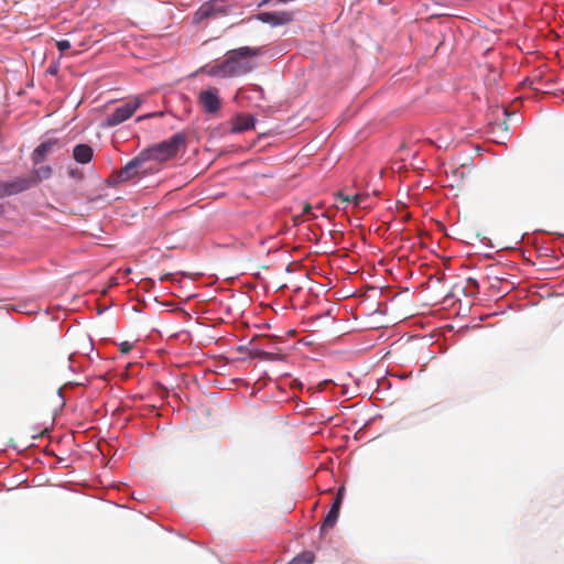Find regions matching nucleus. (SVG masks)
I'll return each instance as SVG.
<instances>
[{"mask_svg":"<svg viewBox=\"0 0 564 564\" xmlns=\"http://www.w3.org/2000/svg\"><path fill=\"white\" fill-rule=\"evenodd\" d=\"M260 54V48L242 46L236 50H230L226 53L225 59L215 64L208 69L209 76L219 77H238L250 73L253 68L249 57H254Z\"/></svg>","mask_w":564,"mask_h":564,"instance_id":"f257e3e1","label":"nucleus"},{"mask_svg":"<svg viewBox=\"0 0 564 564\" xmlns=\"http://www.w3.org/2000/svg\"><path fill=\"white\" fill-rule=\"evenodd\" d=\"M185 148L186 134L183 132H177L173 134L169 140L154 144L141 152L145 161L153 160L158 162H165L176 156V154Z\"/></svg>","mask_w":564,"mask_h":564,"instance_id":"f03ea898","label":"nucleus"},{"mask_svg":"<svg viewBox=\"0 0 564 564\" xmlns=\"http://www.w3.org/2000/svg\"><path fill=\"white\" fill-rule=\"evenodd\" d=\"M140 100L134 98L133 100L127 101L123 105L117 107L110 115L107 116L104 126L116 127L126 120H128L135 110L140 107Z\"/></svg>","mask_w":564,"mask_h":564,"instance_id":"7ed1b4c3","label":"nucleus"},{"mask_svg":"<svg viewBox=\"0 0 564 564\" xmlns=\"http://www.w3.org/2000/svg\"><path fill=\"white\" fill-rule=\"evenodd\" d=\"M228 13L226 0H210L205 2L196 11L194 20L200 22L209 18L224 17Z\"/></svg>","mask_w":564,"mask_h":564,"instance_id":"20e7f679","label":"nucleus"},{"mask_svg":"<svg viewBox=\"0 0 564 564\" xmlns=\"http://www.w3.org/2000/svg\"><path fill=\"white\" fill-rule=\"evenodd\" d=\"M147 162L142 152H140L137 156L130 160L121 170L111 174V180L113 183L126 182L138 174V169Z\"/></svg>","mask_w":564,"mask_h":564,"instance_id":"39448f33","label":"nucleus"},{"mask_svg":"<svg viewBox=\"0 0 564 564\" xmlns=\"http://www.w3.org/2000/svg\"><path fill=\"white\" fill-rule=\"evenodd\" d=\"M256 19L262 23L270 24L271 26H282L291 23L294 20V13L286 10L261 12L256 15Z\"/></svg>","mask_w":564,"mask_h":564,"instance_id":"423d86ee","label":"nucleus"},{"mask_svg":"<svg viewBox=\"0 0 564 564\" xmlns=\"http://www.w3.org/2000/svg\"><path fill=\"white\" fill-rule=\"evenodd\" d=\"M198 102L207 113H216L221 106L219 98V90L212 87L206 90H202L198 95Z\"/></svg>","mask_w":564,"mask_h":564,"instance_id":"0eeeda50","label":"nucleus"},{"mask_svg":"<svg viewBox=\"0 0 564 564\" xmlns=\"http://www.w3.org/2000/svg\"><path fill=\"white\" fill-rule=\"evenodd\" d=\"M30 181L24 176H18L14 180L0 182V198L19 194L30 188Z\"/></svg>","mask_w":564,"mask_h":564,"instance_id":"6e6552de","label":"nucleus"},{"mask_svg":"<svg viewBox=\"0 0 564 564\" xmlns=\"http://www.w3.org/2000/svg\"><path fill=\"white\" fill-rule=\"evenodd\" d=\"M58 145V141L57 140H48V141H45V142H42L40 145H37L33 153H32V161L35 165H37L39 163H41L46 154L48 152H51L55 147Z\"/></svg>","mask_w":564,"mask_h":564,"instance_id":"1a4fd4ad","label":"nucleus"},{"mask_svg":"<svg viewBox=\"0 0 564 564\" xmlns=\"http://www.w3.org/2000/svg\"><path fill=\"white\" fill-rule=\"evenodd\" d=\"M254 117L251 115H238L232 122L231 131L235 133L250 130L254 126Z\"/></svg>","mask_w":564,"mask_h":564,"instance_id":"9d476101","label":"nucleus"},{"mask_svg":"<svg viewBox=\"0 0 564 564\" xmlns=\"http://www.w3.org/2000/svg\"><path fill=\"white\" fill-rule=\"evenodd\" d=\"M94 156V150L90 145L82 143L77 144L73 150V158L80 164H87Z\"/></svg>","mask_w":564,"mask_h":564,"instance_id":"9b49d317","label":"nucleus"},{"mask_svg":"<svg viewBox=\"0 0 564 564\" xmlns=\"http://www.w3.org/2000/svg\"><path fill=\"white\" fill-rule=\"evenodd\" d=\"M52 175V167L50 165H42L36 167L32 174L24 175L26 181H30V188L37 185L43 180H47Z\"/></svg>","mask_w":564,"mask_h":564,"instance_id":"f8f14e48","label":"nucleus"},{"mask_svg":"<svg viewBox=\"0 0 564 564\" xmlns=\"http://www.w3.org/2000/svg\"><path fill=\"white\" fill-rule=\"evenodd\" d=\"M339 517V512H336L335 510L328 511L326 514L323 524L321 525L319 533L323 535L326 530L333 529L337 522V519Z\"/></svg>","mask_w":564,"mask_h":564,"instance_id":"ddd939ff","label":"nucleus"},{"mask_svg":"<svg viewBox=\"0 0 564 564\" xmlns=\"http://www.w3.org/2000/svg\"><path fill=\"white\" fill-rule=\"evenodd\" d=\"M314 562V554L312 552H303L291 560L288 564H312Z\"/></svg>","mask_w":564,"mask_h":564,"instance_id":"4468645a","label":"nucleus"},{"mask_svg":"<svg viewBox=\"0 0 564 564\" xmlns=\"http://www.w3.org/2000/svg\"><path fill=\"white\" fill-rule=\"evenodd\" d=\"M56 46L61 53L70 48V42L67 40H61L56 42Z\"/></svg>","mask_w":564,"mask_h":564,"instance_id":"2eb2a0df","label":"nucleus"},{"mask_svg":"<svg viewBox=\"0 0 564 564\" xmlns=\"http://www.w3.org/2000/svg\"><path fill=\"white\" fill-rule=\"evenodd\" d=\"M131 349H132V344H131V343H129V341H122V343L119 345V350H120V352H122V354H128Z\"/></svg>","mask_w":564,"mask_h":564,"instance_id":"dca6fc26","label":"nucleus"},{"mask_svg":"<svg viewBox=\"0 0 564 564\" xmlns=\"http://www.w3.org/2000/svg\"><path fill=\"white\" fill-rule=\"evenodd\" d=\"M68 175L73 178L82 180L83 178V172L78 169H70L68 171Z\"/></svg>","mask_w":564,"mask_h":564,"instance_id":"f3484780","label":"nucleus"},{"mask_svg":"<svg viewBox=\"0 0 564 564\" xmlns=\"http://www.w3.org/2000/svg\"><path fill=\"white\" fill-rule=\"evenodd\" d=\"M344 491H345L344 487H340L338 489L337 495H336V497L334 499V503H337V505L341 506L343 498H344Z\"/></svg>","mask_w":564,"mask_h":564,"instance_id":"a211bd4d","label":"nucleus"},{"mask_svg":"<svg viewBox=\"0 0 564 564\" xmlns=\"http://www.w3.org/2000/svg\"><path fill=\"white\" fill-rule=\"evenodd\" d=\"M365 197L366 196L361 194L351 195V203L356 206H359L365 199Z\"/></svg>","mask_w":564,"mask_h":564,"instance_id":"6ab92c4d","label":"nucleus"},{"mask_svg":"<svg viewBox=\"0 0 564 564\" xmlns=\"http://www.w3.org/2000/svg\"><path fill=\"white\" fill-rule=\"evenodd\" d=\"M335 195L344 203H351V195H345L343 192H337Z\"/></svg>","mask_w":564,"mask_h":564,"instance_id":"aec40b11","label":"nucleus"},{"mask_svg":"<svg viewBox=\"0 0 564 564\" xmlns=\"http://www.w3.org/2000/svg\"><path fill=\"white\" fill-rule=\"evenodd\" d=\"M311 209H312V206L310 204H305L303 206V212H302V215H311Z\"/></svg>","mask_w":564,"mask_h":564,"instance_id":"412c9836","label":"nucleus"},{"mask_svg":"<svg viewBox=\"0 0 564 564\" xmlns=\"http://www.w3.org/2000/svg\"><path fill=\"white\" fill-rule=\"evenodd\" d=\"M260 355H261V357L263 359H268V360H272L273 359V355L271 352L262 351Z\"/></svg>","mask_w":564,"mask_h":564,"instance_id":"4be33fe9","label":"nucleus"},{"mask_svg":"<svg viewBox=\"0 0 564 564\" xmlns=\"http://www.w3.org/2000/svg\"><path fill=\"white\" fill-rule=\"evenodd\" d=\"M330 510H335L336 512H339V510H340V506H339V505H337V503H334V502H333V505H332V507H330Z\"/></svg>","mask_w":564,"mask_h":564,"instance_id":"5701e85b","label":"nucleus"},{"mask_svg":"<svg viewBox=\"0 0 564 564\" xmlns=\"http://www.w3.org/2000/svg\"><path fill=\"white\" fill-rule=\"evenodd\" d=\"M170 276H171V274H169V273L164 274L161 276V281L167 280V279H170Z\"/></svg>","mask_w":564,"mask_h":564,"instance_id":"b1692460","label":"nucleus"},{"mask_svg":"<svg viewBox=\"0 0 564 564\" xmlns=\"http://www.w3.org/2000/svg\"><path fill=\"white\" fill-rule=\"evenodd\" d=\"M468 283H473V285L477 286V281H476V280H474V279H469V280H468Z\"/></svg>","mask_w":564,"mask_h":564,"instance_id":"393cba45","label":"nucleus"},{"mask_svg":"<svg viewBox=\"0 0 564 564\" xmlns=\"http://www.w3.org/2000/svg\"><path fill=\"white\" fill-rule=\"evenodd\" d=\"M503 115H508V111L506 108L502 109Z\"/></svg>","mask_w":564,"mask_h":564,"instance_id":"a878e982","label":"nucleus"}]
</instances>
